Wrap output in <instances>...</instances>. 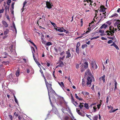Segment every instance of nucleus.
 Segmentation results:
<instances>
[{"label":"nucleus","mask_w":120,"mask_h":120,"mask_svg":"<svg viewBox=\"0 0 120 120\" xmlns=\"http://www.w3.org/2000/svg\"><path fill=\"white\" fill-rule=\"evenodd\" d=\"M44 80L45 84L48 90L49 98L51 102V103L50 97H51L53 99L55 98L54 94L55 95L56 93L55 91L53 90L52 87V82L50 81H49L48 82L46 79H44Z\"/></svg>","instance_id":"1"},{"label":"nucleus","mask_w":120,"mask_h":120,"mask_svg":"<svg viewBox=\"0 0 120 120\" xmlns=\"http://www.w3.org/2000/svg\"><path fill=\"white\" fill-rule=\"evenodd\" d=\"M114 29V28L113 27L110 26L109 27L110 31H106V33L107 35L112 36L115 32Z\"/></svg>","instance_id":"2"},{"label":"nucleus","mask_w":120,"mask_h":120,"mask_svg":"<svg viewBox=\"0 0 120 120\" xmlns=\"http://www.w3.org/2000/svg\"><path fill=\"white\" fill-rule=\"evenodd\" d=\"M84 63L83 66L85 69L87 68L88 66V62H86V59L84 58V59H82L81 61V63ZM81 64V63L80 64Z\"/></svg>","instance_id":"3"},{"label":"nucleus","mask_w":120,"mask_h":120,"mask_svg":"<svg viewBox=\"0 0 120 120\" xmlns=\"http://www.w3.org/2000/svg\"><path fill=\"white\" fill-rule=\"evenodd\" d=\"M86 85L89 87H90L91 85L92 79L90 77L88 76L87 79Z\"/></svg>","instance_id":"4"},{"label":"nucleus","mask_w":120,"mask_h":120,"mask_svg":"<svg viewBox=\"0 0 120 120\" xmlns=\"http://www.w3.org/2000/svg\"><path fill=\"white\" fill-rule=\"evenodd\" d=\"M105 13L106 12H105L104 13L103 12L101 13L100 14V17L101 18V19H100L99 21L98 22H99L101 20H103L106 17V15L105 14ZM108 15H107L106 16H107Z\"/></svg>","instance_id":"5"},{"label":"nucleus","mask_w":120,"mask_h":120,"mask_svg":"<svg viewBox=\"0 0 120 120\" xmlns=\"http://www.w3.org/2000/svg\"><path fill=\"white\" fill-rule=\"evenodd\" d=\"M91 65L92 68L94 70L95 69H96L97 68V66L95 62H92L91 63Z\"/></svg>","instance_id":"6"},{"label":"nucleus","mask_w":120,"mask_h":120,"mask_svg":"<svg viewBox=\"0 0 120 120\" xmlns=\"http://www.w3.org/2000/svg\"><path fill=\"white\" fill-rule=\"evenodd\" d=\"M33 53V56L34 58V59L35 60V62H36V64H37L38 66L40 67V66H41V65L39 63V62L38 61L37 59H36L35 57V56L34 55V53Z\"/></svg>","instance_id":"7"},{"label":"nucleus","mask_w":120,"mask_h":120,"mask_svg":"<svg viewBox=\"0 0 120 120\" xmlns=\"http://www.w3.org/2000/svg\"><path fill=\"white\" fill-rule=\"evenodd\" d=\"M46 6L48 8H52V6H53L52 3L50 2H47L46 3Z\"/></svg>","instance_id":"8"},{"label":"nucleus","mask_w":120,"mask_h":120,"mask_svg":"<svg viewBox=\"0 0 120 120\" xmlns=\"http://www.w3.org/2000/svg\"><path fill=\"white\" fill-rule=\"evenodd\" d=\"M13 26L14 27V29H13L12 30L14 32V33L15 34H16L17 33V31L16 28L15 26V24L14 22H13Z\"/></svg>","instance_id":"9"},{"label":"nucleus","mask_w":120,"mask_h":120,"mask_svg":"<svg viewBox=\"0 0 120 120\" xmlns=\"http://www.w3.org/2000/svg\"><path fill=\"white\" fill-rule=\"evenodd\" d=\"M105 75H104L103 76L101 77H100L99 78V80L100 81H101L102 80L103 81V82L104 83L105 82Z\"/></svg>","instance_id":"10"},{"label":"nucleus","mask_w":120,"mask_h":120,"mask_svg":"<svg viewBox=\"0 0 120 120\" xmlns=\"http://www.w3.org/2000/svg\"><path fill=\"white\" fill-rule=\"evenodd\" d=\"M64 66V64L63 63V61H59V64L57 66L56 68L58 67H63Z\"/></svg>","instance_id":"11"},{"label":"nucleus","mask_w":120,"mask_h":120,"mask_svg":"<svg viewBox=\"0 0 120 120\" xmlns=\"http://www.w3.org/2000/svg\"><path fill=\"white\" fill-rule=\"evenodd\" d=\"M100 11L102 12H104L106 9V8H104L103 6H101L100 8Z\"/></svg>","instance_id":"12"},{"label":"nucleus","mask_w":120,"mask_h":120,"mask_svg":"<svg viewBox=\"0 0 120 120\" xmlns=\"http://www.w3.org/2000/svg\"><path fill=\"white\" fill-rule=\"evenodd\" d=\"M76 111L77 113L80 115H81L82 116H85V114L84 113L82 114L80 112V110H78L77 109H76Z\"/></svg>","instance_id":"13"},{"label":"nucleus","mask_w":120,"mask_h":120,"mask_svg":"<svg viewBox=\"0 0 120 120\" xmlns=\"http://www.w3.org/2000/svg\"><path fill=\"white\" fill-rule=\"evenodd\" d=\"M71 101L72 102V103H74V102H75L76 105H78V104L77 102L76 101H75V100L74 99V98L73 97L72 94H71Z\"/></svg>","instance_id":"14"},{"label":"nucleus","mask_w":120,"mask_h":120,"mask_svg":"<svg viewBox=\"0 0 120 120\" xmlns=\"http://www.w3.org/2000/svg\"><path fill=\"white\" fill-rule=\"evenodd\" d=\"M20 71V69L19 68H18V70L16 71L15 74L17 77H18L19 76Z\"/></svg>","instance_id":"15"},{"label":"nucleus","mask_w":120,"mask_h":120,"mask_svg":"<svg viewBox=\"0 0 120 120\" xmlns=\"http://www.w3.org/2000/svg\"><path fill=\"white\" fill-rule=\"evenodd\" d=\"M108 26L107 25H106L105 24H104L102 25L100 27V28L102 29V28H104V29H105Z\"/></svg>","instance_id":"16"},{"label":"nucleus","mask_w":120,"mask_h":120,"mask_svg":"<svg viewBox=\"0 0 120 120\" xmlns=\"http://www.w3.org/2000/svg\"><path fill=\"white\" fill-rule=\"evenodd\" d=\"M2 24L4 25V26L6 27H8V24L7 23L4 21H2Z\"/></svg>","instance_id":"17"},{"label":"nucleus","mask_w":120,"mask_h":120,"mask_svg":"<svg viewBox=\"0 0 120 120\" xmlns=\"http://www.w3.org/2000/svg\"><path fill=\"white\" fill-rule=\"evenodd\" d=\"M85 74L86 75H90L91 74V72L90 71V70L89 69H87L85 72Z\"/></svg>","instance_id":"18"},{"label":"nucleus","mask_w":120,"mask_h":120,"mask_svg":"<svg viewBox=\"0 0 120 120\" xmlns=\"http://www.w3.org/2000/svg\"><path fill=\"white\" fill-rule=\"evenodd\" d=\"M118 16V15L117 13H114L111 16H110L109 17H113L116 18Z\"/></svg>","instance_id":"19"},{"label":"nucleus","mask_w":120,"mask_h":120,"mask_svg":"<svg viewBox=\"0 0 120 120\" xmlns=\"http://www.w3.org/2000/svg\"><path fill=\"white\" fill-rule=\"evenodd\" d=\"M111 45V46H113L116 48V49H119L118 46L116 45V44H115V43L114 42H113V44H112Z\"/></svg>","instance_id":"20"},{"label":"nucleus","mask_w":120,"mask_h":120,"mask_svg":"<svg viewBox=\"0 0 120 120\" xmlns=\"http://www.w3.org/2000/svg\"><path fill=\"white\" fill-rule=\"evenodd\" d=\"M47 79L48 80H51L52 78L51 76L49 75H47L46 76Z\"/></svg>","instance_id":"21"},{"label":"nucleus","mask_w":120,"mask_h":120,"mask_svg":"<svg viewBox=\"0 0 120 120\" xmlns=\"http://www.w3.org/2000/svg\"><path fill=\"white\" fill-rule=\"evenodd\" d=\"M58 31L60 32H64V29L63 28V27L61 28H59L58 29V30H57Z\"/></svg>","instance_id":"22"},{"label":"nucleus","mask_w":120,"mask_h":120,"mask_svg":"<svg viewBox=\"0 0 120 120\" xmlns=\"http://www.w3.org/2000/svg\"><path fill=\"white\" fill-rule=\"evenodd\" d=\"M27 3V2L26 1H25L24 2L23 4V8H22V12L24 10V7L25 6V5Z\"/></svg>","instance_id":"23"},{"label":"nucleus","mask_w":120,"mask_h":120,"mask_svg":"<svg viewBox=\"0 0 120 120\" xmlns=\"http://www.w3.org/2000/svg\"><path fill=\"white\" fill-rule=\"evenodd\" d=\"M40 72L41 73V75L42 76V77H43L44 78V79H46L43 73L42 70L41 69L40 70Z\"/></svg>","instance_id":"24"},{"label":"nucleus","mask_w":120,"mask_h":120,"mask_svg":"<svg viewBox=\"0 0 120 120\" xmlns=\"http://www.w3.org/2000/svg\"><path fill=\"white\" fill-rule=\"evenodd\" d=\"M9 32V30L8 29H6L4 31V34L5 35L7 34Z\"/></svg>","instance_id":"25"},{"label":"nucleus","mask_w":120,"mask_h":120,"mask_svg":"<svg viewBox=\"0 0 120 120\" xmlns=\"http://www.w3.org/2000/svg\"><path fill=\"white\" fill-rule=\"evenodd\" d=\"M80 67H81L80 70L81 72H82L83 71H85V69H84L82 65L81 66H80Z\"/></svg>","instance_id":"26"},{"label":"nucleus","mask_w":120,"mask_h":120,"mask_svg":"<svg viewBox=\"0 0 120 120\" xmlns=\"http://www.w3.org/2000/svg\"><path fill=\"white\" fill-rule=\"evenodd\" d=\"M108 38H109L113 40H115L116 39V38L114 35L112 37H108Z\"/></svg>","instance_id":"27"},{"label":"nucleus","mask_w":120,"mask_h":120,"mask_svg":"<svg viewBox=\"0 0 120 120\" xmlns=\"http://www.w3.org/2000/svg\"><path fill=\"white\" fill-rule=\"evenodd\" d=\"M64 56H63L62 57H60L59 59V61H62L64 60Z\"/></svg>","instance_id":"28"},{"label":"nucleus","mask_w":120,"mask_h":120,"mask_svg":"<svg viewBox=\"0 0 120 120\" xmlns=\"http://www.w3.org/2000/svg\"><path fill=\"white\" fill-rule=\"evenodd\" d=\"M46 45L48 46H49L50 45H52V44L50 42H47L46 44Z\"/></svg>","instance_id":"29"},{"label":"nucleus","mask_w":120,"mask_h":120,"mask_svg":"<svg viewBox=\"0 0 120 120\" xmlns=\"http://www.w3.org/2000/svg\"><path fill=\"white\" fill-rule=\"evenodd\" d=\"M98 118V116H94L93 117V120H97Z\"/></svg>","instance_id":"30"},{"label":"nucleus","mask_w":120,"mask_h":120,"mask_svg":"<svg viewBox=\"0 0 120 120\" xmlns=\"http://www.w3.org/2000/svg\"><path fill=\"white\" fill-rule=\"evenodd\" d=\"M84 107L86 108V109H88V104L87 103H85L84 104Z\"/></svg>","instance_id":"31"},{"label":"nucleus","mask_w":120,"mask_h":120,"mask_svg":"<svg viewBox=\"0 0 120 120\" xmlns=\"http://www.w3.org/2000/svg\"><path fill=\"white\" fill-rule=\"evenodd\" d=\"M97 14H95L96 15L94 17V21L95 22L97 21V18H98V17H96L97 16Z\"/></svg>","instance_id":"32"},{"label":"nucleus","mask_w":120,"mask_h":120,"mask_svg":"<svg viewBox=\"0 0 120 120\" xmlns=\"http://www.w3.org/2000/svg\"><path fill=\"white\" fill-rule=\"evenodd\" d=\"M18 118L19 120H21L22 119H24V118L22 116H19Z\"/></svg>","instance_id":"33"},{"label":"nucleus","mask_w":120,"mask_h":120,"mask_svg":"<svg viewBox=\"0 0 120 120\" xmlns=\"http://www.w3.org/2000/svg\"><path fill=\"white\" fill-rule=\"evenodd\" d=\"M14 97L15 101L16 103L18 104V101L17 99H16L15 96L14 95Z\"/></svg>","instance_id":"34"},{"label":"nucleus","mask_w":120,"mask_h":120,"mask_svg":"<svg viewBox=\"0 0 120 120\" xmlns=\"http://www.w3.org/2000/svg\"><path fill=\"white\" fill-rule=\"evenodd\" d=\"M68 55L66 56V58H68L71 56V54L70 53H67Z\"/></svg>","instance_id":"35"},{"label":"nucleus","mask_w":120,"mask_h":120,"mask_svg":"<svg viewBox=\"0 0 120 120\" xmlns=\"http://www.w3.org/2000/svg\"><path fill=\"white\" fill-rule=\"evenodd\" d=\"M99 37V36H97L96 37H93V38H91V40H92L93 39H97V38H98Z\"/></svg>","instance_id":"36"},{"label":"nucleus","mask_w":120,"mask_h":120,"mask_svg":"<svg viewBox=\"0 0 120 120\" xmlns=\"http://www.w3.org/2000/svg\"><path fill=\"white\" fill-rule=\"evenodd\" d=\"M31 48L32 51V52H35V51L34 48L33 47H31Z\"/></svg>","instance_id":"37"},{"label":"nucleus","mask_w":120,"mask_h":120,"mask_svg":"<svg viewBox=\"0 0 120 120\" xmlns=\"http://www.w3.org/2000/svg\"><path fill=\"white\" fill-rule=\"evenodd\" d=\"M88 32H89V31H86L85 33H84L83 34H82V35H82V36L79 37H78L77 38H79L82 37L83 36V35H84L86 34H87Z\"/></svg>","instance_id":"38"},{"label":"nucleus","mask_w":120,"mask_h":120,"mask_svg":"<svg viewBox=\"0 0 120 120\" xmlns=\"http://www.w3.org/2000/svg\"><path fill=\"white\" fill-rule=\"evenodd\" d=\"M60 86L62 87V86L63 87H64V86L63 82H60Z\"/></svg>","instance_id":"39"},{"label":"nucleus","mask_w":120,"mask_h":120,"mask_svg":"<svg viewBox=\"0 0 120 120\" xmlns=\"http://www.w3.org/2000/svg\"><path fill=\"white\" fill-rule=\"evenodd\" d=\"M29 41L30 42V43L32 44L34 46L36 47V48L37 49V47L36 45L34 44V43L30 41Z\"/></svg>","instance_id":"40"},{"label":"nucleus","mask_w":120,"mask_h":120,"mask_svg":"<svg viewBox=\"0 0 120 120\" xmlns=\"http://www.w3.org/2000/svg\"><path fill=\"white\" fill-rule=\"evenodd\" d=\"M8 1L7 2V4L8 5H9L10 4L11 2V0H8Z\"/></svg>","instance_id":"41"},{"label":"nucleus","mask_w":120,"mask_h":120,"mask_svg":"<svg viewBox=\"0 0 120 120\" xmlns=\"http://www.w3.org/2000/svg\"><path fill=\"white\" fill-rule=\"evenodd\" d=\"M36 54H35L34 53V55L35 56V57L36 58V59H37V58H38V53H36Z\"/></svg>","instance_id":"42"},{"label":"nucleus","mask_w":120,"mask_h":120,"mask_svg":"<svg viewBox=\"0 0 120 120\" xmlns=\"http://www.w3.org/2000/svg\"><path fill=\"white\" fill-rule=\"evenodd\" d=\"M82 85L83 86H85V82L84 81V80L83 79H82Z\"/></svg>","instance_id":"43"},{"label":"nucleus","mask_w":120,"mask_h":120,"mask_svg":"<svg viewBox=\"0 0 120 120\" xmlns=\"http://www.w3.org/2000/svg\"><path fill=\"white\" fill-rule=\"evenodd\" d=\"M69 118V117L68 116H66L65 117L64 119L65 120H68Z\"/></svg>","instance_id":"44"},{"label":"nucleus","mask_w":120,"mask_h":120,"mask_svg":"<svg viewBox=\"0 0 120 120\" xmlns=\"http://www.w3.org/2000/svg\"><path fill=\"white\" fill-rule=\"evenodd\" d=\"M13 47V46L11 45V48L10 49V50H11V52H15V50L14 49L13 50V49H12V48Z\"/></svg>","instance_id":"45"},{"label":"nucleus","mask_w":120,"mask_h":120,"mask_svg":"<svg viewBox=\"0 0 120 120\" xmlns=\"http://www.w3.org/2000/svg\"><path fill=\"white\" fill-rule=\"evenodd\" d=\"M51 24L54 26V27H55L56 26V24L54 23L51 22Z\"/></svg>","instance_id":"46"},{"label":"nucleus","mask_w":120,"mask_h":120,"mask_svg":"<svg viewBox=\"0 0 120 120\" xmlns=\"http://www.w3.org/2000/svg\"><path fill=\"white\" fill-rule=\"evenodd\" d=\"M88 0L91 3H90V4L89 5V6H91L92 5H93L91 3H93V1H91V0H88Z\"/></svg>","instance_id":"47"},{"label":"nucleus","mask_w":120,"mask_h":120,"mask_svg":"<svg viewBox=\"0 0 120 120\" xmlns=\"http://www.w3.org/2000/svg\"><path fill=\"white\" fill-rule=\"evenodd\" d=\"M87 45L86 44H84V45H83L82 46V48L83 49L85 47H87Z\"/></svg>","instance_id":"48"},{"label":"nucleus","mask_w":120,"mask_h":120,"mask_svg":"<svg viewBox=\"0 0 120 120\" xmlns=\"http://www.w3.org/2000/svg\"><path fill=\"white\" fill-rule=\"evenodd\" d=\"M79 107L80 109H82V107H83V105H81L80 104L79 105Z\"/></svg>","instance_id":"49"},{"label":"nucleus","mask_w":120,"mask_h":120,"mask_svg":"<svg viewBox=\"0 0 120 120\" xmlns=\"http://www.w3.org/2000/svg\"><path fill=\"white\" fill-rule=\"evenodd\" d=\"M106 23L108 24L109 25H110L111 24V22L110 21H109L106 22Z\"/></svg>","instance_id":"50"},{"label":"nucleus","mask_w":120,"mask_h":120,"mask_svg":"<svg viewBox=\"0 0 120 120\" xmlns=\"http://www.w3.org/2000/svg\"><path fill=\"white\" fill-rule=\"evenodd\" d=\"M76 52H79V47H76Z\"/></svg>","instance_id":"51"},{"label":"nucleus","mask_w":120,"mask_h":120,"mask_svg":"<svg viewBox=\"0 0 120 120\" xmlns=\"http://www.w3.org/2000/svg\"><path fill=\"white\" fill-rule=\"evenodd\" d=\"M80 43L79 42H78L77 43V44L76 47L79 48V47L80 46Z\"/></svg>","instance_id":"52"},{"label":"nucleus","mask_w":120,"mask_h":120,"mask_svg":"<svg viewBox=\"0 0 120 120\" xmlns=\"http://www.w3.org/2000/svg\"><path fill=\"white\" fill-rule=\"evenodd\" d=\"M113 41L112 40H110L108 41V44L111 43Z\"/></svg>","instance_id":"53"},{"label":"nucleus","mask_w":120,"mask_h":120,"mask_svg":"<svg viewBox=\"0 0 120 120\" xmlns=\"http://www.w3.org/2000/svg\"><path fill=\"white\" fill-rule=\"evenodd\" d=\"M101 39L103 40H107V39L106 38L103 37H101Z\"/></svg>","instance_id":"54"},{"label":"nucleus","mask_w":120,"mask_h":120,"mask_svg":"<svg viewBox=\"0 0 120 120\" xmlns=\"http://www.w3.org/2000/svg\"><path fill=\"white\" fill-rule=\"evenodd\" d=\"M15 4V3H13L11 4L12 8L13 9L14 8V5Z\"/></svg>","instance_id":"55"},{"label":"nucleus","mask_w":120,"mask_h":120,"mask_svg":"<svg viewBox=\"0 0 120 120\" xmlns=\"http://www.w3.org/2000/svg\"><path fill=\"white\" fill-rule=\"evenodd\" d=\"M9 118H10V119L11 120H12V116L9 115Z\"/></svg>","instance_id":"56"},{"label":"nucleus","mask_w":120,"mask_h":120,"mask_svg":"<svg viewBox=\"0 0 120 120\" xmlns=\"http://www.w3.org/2000/svg\"><path fill=\"white\" fill-rule=\"evenodd\" d=\"M115 111H116L115 110H110L109 111V112L110 113L113 112Z\"/></svg>","instance_id":"57"},{"label":"nucleus","mask_w":120,"mask_h":120,"mask_svg":"<svg viewBox=\"0 0 120 120\" xmlns=\"http://www.w3.org/2000/svg\"><path fill=\"white\" fill-rule=\"evenodd\" d=\"M93 108L94 110V112H96V110L97 109L96 108V107L95 106L93 107Z\"/></svg>","instance_id":"58"},{"label":"nucleus","mask_w":120,"mask_h":120,"mask_svg":"<svg viewBox=\"0 0 120 120\" xmlns=\"http://www.w3.org/2000/svg\"><path fill=\"white\" fill-rule=\"evenodd\" d=\"M75 98L77 99L79 97L77 95V94H75Z\"/></svg>","instance_id":"59"},{"label":"nucleus","mask_w":120,"mask_h":120,"mask_svg":"<svg viewBox=\"0 0 120 120\" xmlns=\"http://www.w3.org/2000/svg\"><path fill=\"white\" fill-rule=\"evenodd\" d=\"M4 10L3 9L0 10V13H3L4 11Z\"/></svg>","instance_id":"60"},{"label":"nucleus","mask_w":120,"mask_h":120,"mask_svg":"<svg viewBox=\"0 0 120 120\" xmlns=\"http://www.w3.org/2000/svg\"><path fill=\"white\" fill-rule=\"evenodd\" d=\"M101 104H99L97 105V108L98 109H99L100 108V107L101 106Z\"/></svg>","instance_id":"61"},{"label":"nucleus","mask_w":120,"mask_h":120,"mask_svg":"<svg viewBox=\"0 0 120 120\" xmlns=\"http://www.w3.org/2000/svg\"><path fill=\"white\" fill-rule=\"evenodd\" d=\"M5 9L6 10V11L7 10L8 11L9 10V8H8L7 6H6L5 7Z\"/></svg>","instance_id":"62"},{"label":"nucleus","mask_w":120,"mask_h":120,"mask_svg":"<svg viewBox=\"0 0 120 120\" xmlns=\"http://www.w3.org/2000/svg\"><path fill=\"white\" fill-rule=\"evenodd\" d=\"M89 94V93L88 92H86L85 93L84 95H88Z\"/></svg>","instance_id":"63"},{"label":"nucleus","mask_w":120,"mask_h":120,"mask_svg":"<svg viewBox=\"0 0 120 120\" xmlns=\"http://www.w3.org/2000/svg\"><path fill=\"white\" fill-rule=\"evenodd\" d=\"M26 72L28 73L30 72V69L29 68H28L27 69Z\"/></svg>","instance_id":"64"}]
</instances>
